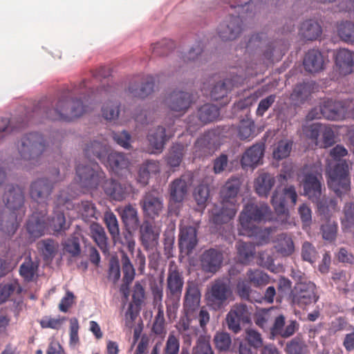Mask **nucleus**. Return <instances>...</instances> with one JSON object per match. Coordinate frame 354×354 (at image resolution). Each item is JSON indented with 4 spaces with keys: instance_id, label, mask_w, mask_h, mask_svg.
Returning a JSON list of instances; mask_svg holds the SVG:
<instances>
[{
    "instance_id": "f257e3e1",
    "label": "nucleus",
    "mask_w": 354,
    "mask_h": 354,
    "mask_svg": "<svg viewBox=\"0 0 354 354\" xmlns=\"http://www.w3.org/2000/svg\"><path fill=\"white\" fill-rule=\"evenodd\" d=\"M93 93V89L88 88L86 82L84 80L71 89L64 91L55 105L48 99L40 100L26 122L18 120L15 121L14 119L10 120L8 118H0V141L8 133L24 127L28 123L40 122V118L53 121H71L80 117L88 111V106L84 104L82 98L87 102L86 94L90 97V93Z\"/></svg>"
},
{
    "instance_id": "f03ea898",
    "label": "nucleus",
    "mask_w": 354,
    "mask_h": 354,
    "mask_svg": "<svg viewBox=\"0 0 354 354\" xmlns=\"http://www.w3.org/2000/svg\"><path fill=\"white\" fill-rule=\"evenodd\" d=\"M347 155L348 150L343 145H337L330 149V156L338 162L334 165L328 162L326 168L328 187L339 197L347 193L351 187L348 163L346 160H341Z\"/></svg>"
},
{
    "instance_id": "7ed1b4c3",
    "label": "nucleus",
    "mask_w": 354,
    "mask_h": 354,
    "mask_svg": "<svg viewBox=\"0 0 354 354\" xmlns=\"http://www.w3.org/2000/svg\"><path fill=\"white\" fill-rule=\"evenodd\" d=\"M270 212L266 204H257L248 203L245 204L239 218V234L247 236H259V244L268 243L270 231L262 230L253 223H259L265 220Z\"/></svg>"
},
{
    "instance_id": "20e7f679",
    "label": "nucleus",
    "mask_w": 354,
    "mask_h": 354,
    "mask_svg": "<svg viewBox=\"0 0 354 354\" xmlns=\"http://www.w3.org/2000/svg\"><path fill=\"white\" fill-rule=\"evenodd\" d=\"M3 201L6 207L12 212L9 214L0 212V231L8 235H12L18 229L19 222L24 215V189L14 185H7L3 194Z\"/></svg>"
},
{
    "instance_id": "39448f33",
    "label": "nucleus",
    "mask_w": 354,
    "mask_h": 354,
    "mask_svg": "<svg viewBox=\"0 0 354 354\" xmlns=\"http://www.w3.org/2000/svg\"><path fill=\"white\" fill-rule=\"evenodd\" d=\"M184 286L183 272L174 263L169 264L167 281L165 305L168 317L175 313L180 306V301Z\"/></svg>"
},
{
    "instance_id": "423d86ee",
    "label": "nucleus",
    "mask_w": 354,
    "mask_h": 354,
    "mask_svg": "<svg viewBox=\"0 0 354 354\" xmlns=\"http://www.w3.org/2000/svg\"><path fill=\"white\" fill-rule=\"evenodd\" d=\"M17 148L21 160L35 165L40 156L48 151V145L41 134L34 132L25 135Z\"/></svg>"
},
{
    "instance_id": "0eeeda50",
    "label": "nucleus",
    "mask_w": 354,
    "mask_h": 354,
    "mask_svg": "<svg viewBox=\"0 0 354 354\" xmlns=\"http://www.w3.org/2000/svg\"><path fill=\"white\" fill-rule=\"evenodd\" d=\"M258 65L257 63H245L243 66L241 65V71L231 79H225L223 82H218L215 84L210 91V97L212 100H223L225 104L227 102V94L234 86H238L243 83L245 79L250 76L257 75L258 71L254 68Z\"/></svg>"
},
{
    "instance_id": "6e6552de",
    "label": "nucleus",
    "mask_w": 354,
    "mask_h": 354,
    "mask_svg": "<svg viewBox=\"0 0 354 354\" xmlns=\"http://www.w3.org/2000/svg\"><path fill=\"white\" fill-rule=\"evenodd\" d=\"M105 178L104 172L97 163L78 165L76 168L75 180L79 185L86 191L97 189Z\"/></svg>"
},
{
    "instance_id": "1a4fd4ad",
    "label": "nucleus",
    "mask_w": 354,
    "mask_h": 354,
    "mask_svg": "<svg viewBox=\"0 0 354 354\" xmlns=\"http://www.w3.org/2000/svg\"><path fill=\"white\" fill-rule=\"evenodd\" d=\"M55 174L57 176L50 179L47 178L37 179L30 186V198L41 205V209H47L48 201L50 198L54 185L59 180L58 178L59 170L56 169Z\"/></svg>"
},
{
    "instance_id": "9d476101",
    "label": "nucleus",
    "mask_w": 354,
    "mask_h": 354,
    "mask_svg": "<svg viewBox=\"0 0 354 354\" xmlns=\"http://www.w3.org/2000/svg\"><path fill=\"white\" fill-rule=\"evenodd\" d=\"M322 115L330 120H342L354 116V100H325L322 103Z\"/></svg>"
},
{
    "instance_id": "9b49d317",
    "label": "nucleus",
    "mask_w": 354,
    "mask_h": 354,
    "mask_svg": "<svg viewBox=\"0 0 354 354\" xmlns=\"http://www.w3.org/2000/svg\"><path fill=\"white\" fill-rule=\"evenodd\" d=\"M230 285L223 280H215L205 295L207 304L214 310H219L227 304L232 295Z\"/></svg>"
},
{
    "instance_id": "f8f14e48",
    "label": "nucleus",
    "mask_w": 354,
    "mask_h": 354,
    "mask_svg": "<svg viewBox=\"0 0 354 354\" xmlns=\"http://www.w3.org/2000/svg\"><path fill=\"white\" fill-rule=\"evenodd\" d=\"M297 200V194L295 187L290 185L281 191L276 189L272 196V205L278 215L288 216V205L293 207Z\"/></svg>"
},
{
    "instance_id": "ddd939ff",
    "label": "nucleus",
    "mask_w": 354,
    "mask_h": 354,
    "mask_svg": "<svg viewBox=\"0 0 354 354\" xmlns=\"http://www.w3.org/2000/svg\"><path fill=\"white\" fill-rule=\"evenodd\" d=\"M290 296L292 303L300 308L315 303L319 299L316 293V286L310 281L297 283Z\"/></svg>"
},
{
    "instance_id": "4468645a",
    "label": "nucleus",
    "mask_w": 354,
    "mask_h": 354,
    "mask_svg": "<svg viewBox=\"0 0 354 354\" xmlns=\"http://www.w3.org/2000/svg\"><path fill=\"white\" fill-rule=\"evenodd\" d=\"M226 324L228 329L238 334L241 330V325L250 322V313L247 305L244 304H234L226 315Z\"/></svg>"
},
{
    "instance_id": "2eb2a0df",
    "label": "nucleus",
    "mask_w": 354,
    "mask_h": 354,
    "mask_svg": "<svg viewBox=\"0 0 354 354\" xmlns=\"http://www.w3.org/2000/svg\"><path fill=\"white\" fill-rule=\"evenodd\" d=\"M71 196L64 192H61L56 199V207L54 211V216L50 221L52 230L57 233L65 232L68 229L69 225L66 223L64 209L62 207L66 205L68 209L71 205Z\"/></svg>"
},
{
    "instance_id": "dca6fc26",
    "label": "nucleus",
    "mask_w": 354,
    "mask_h": 354,
    "mask_svg": "<svg viewBox=\"0 0 354 354\" xmlns=\"http://www.w3.org/2000/svg\"><path fill=\"white\" fill-rule=\"evenodd\" d=\"M322 174L317 171L315 174H307L304 181L305 195L313 202L317 203L319 209L322 208L320 198L322 196Z\"/></svg>"
},
{
    "instance_id": "f3484780",
    "label": "nucleus",
    "mask_w": 354,
    "mask_h": 354,
    "mask_svg": "<svg viewBox=\"0 0 354 354\" xmlns=\"http://www.w3.org/2000/svg\"><path fill=\"white\" fill-rule=\"evenodd\" d=\"M239 205L227 203L221 201L220 205H215L211 211L210 220L216 225L230 222L236 215Z\"/></svg>"
},
{
    "instance_id": "a211bd4d",
    "label": "nucleus",
    "mask_w": 354,
    "mask_h": 354,
    "mask_svg": "<svg viewBox=\"0 0 354 354\" xmlns=\"http://www.w3.org/2000/svg\"><path fill=\"white\" fill-rule=\"evenodd\" d=\"M178 245L180 250L186 255L190 254L198 243L197 230L190 225H180Z\"/></svg>"
},
{
    "instance_id": "6ab92c4d",
    "label": "nucleus",
    "mask_w": 354,
    "mask_h": 354,
    "mask_svg": "<svg viewBox=\"0 0 354 354\" xmlns=\"http://www.w3.org/2000/svg\"><path fill=\"white\" fill-rule=\"evenodd\" d=\"M265 144L257 142L249 147L243 153L241 164L243 169L254 168L263 163Z\"/></svg>"
},
{
    "instance_id": "aec40b11",
    "label": "nucleus",
    "mask_w": 354,
    "mask_h": 354,
    "mask_svg": "<svg viewBox=\"0 0 354 354\" xmlns=\"http://www.w3.org/2000/svg\"><path fill=\"white\" fill-rule=\"evenodd\" d=\"M47 209H41L39 212H34L28 218L26 230L32 238L37 239L45 234L47 228Z\"/></svg>"
},
{
    "instance_id": "412c9836",
    "label": "nucleus",
    "mask_w": 354,
    "mask_h": 354,
    "mask_svg": "<svg viewBox=\"0 0 354 354\" xmlns=\"http://www.w3.org/2000/svg\"><path fill=\"white\" fill-rule=\"evenodd\" d=\"M241 24L239 15H230L218 28L219 37L224 41L235 39L241 32Z\"/></svg>"
},
{
    "instance_id": "4be33fe9",
    "label": "nucleus",
    "mask_w": 354,
    "mask_h": 354,
    "mask_svg": "<svg viewBox=\"0 0 354 354\" xmlns=\"http://www.w3.org/2000/svg\"><path fill=\"white\" fill-rule=\"evenodd\" d=\"M201 292L198 286L193 281H189L186 286L183 301V308L186 316H191L198 310L201 301Z\"/></svg>"
},
{
    "instance_id": "5701e85b",
    "label": "nucleus",
    "mask_w": 354,
    "mask_h": 354,
    "mask_svg": "<svg viewBox=\"0 0 354 354\" xmlns=\"http://www.w3.org/2000/svg\"><path fill=\"white\" fill-rule=\"evenodd\" d=\"M102 187L107 196L113 200L118 201H121L126 198L132 189L131 185L129 183H121L113 179H104Z\"/></svg>"
},
{
    "instance_id": "b1692460",
    "label": "nucleus",
    "mask_w": 354,
    "mask_h": 354,
    "mask_svg": "<svg viewBox=\"0 0 354 354\" xmlns=\"http://www.w3.org/2000/svg\"><path fill=\"white\" fill-rule=\"evenodd\" d=\"M140 203L144 213L151 218L159 216L163 209L162 197L153 192H147Z\"/></svg>"
},
{
    "instance_id": "393cba45",
    "label": "nucleus",
    "mask_w": 354,
    "mask_h": 354,
    "mask_svg": "<svg viewBox=\"0 0 354 354\" xmlns=\"http://www.w3.org/2000/svg\"><path fill=\"white\" fill-rule=\"evenodd\" d=\"M192 95L181 91H173L165 100L166 104L174 111L184 113L192 104Z\"/></svg>"
},
{
    "instance_id": "a878e982",
    "label": "nucleus",
    "mask_w": 354,
    "mask_h": 354,
    "mask_svg": "<svg viewBox=\"0 0 354 354\" xmlns=\"http://www.w3.org/2000/svg\"><path fill=\"white\" fill-rule=\"evenodd\" d=\"M335 62L340 74H351L354 70V52L347 48H339L335 53Z\"/></svg>"
},
{
    "instance_id": "bb28decb",
    "label": "nucleus",
    "mask_w": 354,
    "mask_h": 354,
    "mask_svg": "<svg viewBox=\"0 0 354 354\" xmlns=\"http://www.w3.org/2000/svg\"><path fill=\"white\" fill-rule=\"evenodd\" d=\"M303 64L307 72L318 73L324 68V57L318 49H310L306 53Z\"/></svg>"
},
{
    "instance_id": "cd10ccee",
    "label": "nucleus",
    "mask_w": 354,
    "mask_h": 354,
    "mask_svg": "<svg viewBox=\"0 0 354 354\" xmlns=\"http://www.w3.org/2000/svg\"><path fill=\"white\" fill-rule=\"evenodd\" d=\"M109 151V147L106 140L102 141L94 140L89 143L86 144L84 147V155L88 159L97 158L101 162H105Z\"/></svg>"
},
{
    "instance_id": "c85d7f7f",
    "label": "nucleus",
    "mask_w": 354,
    "mask_h": 354,
    "mask_svg": "<svg viewBox=\"0 0 354 354\" xmlns=\"http://www.w3.org/2000/svg\"><path fill=\"white\" fill-rule=\"evenodd\" d=\"M187 191L188 183L184 176L174 180L169 185V203H182L187 194Z\"/></svg>"
},
{
    "instance_id": "c756f323",
    "label": "nucleus",
    "mask_w": 354,
    "mask_h": 354,
    "mask_svg": "<svg viewBox=\"0 0 354 354\" xmlns=\"http://www.w3.org/2000/svg\"><path fill=\"white\" fill-rule=\"evenodd\" d=\"M274 184L275 178L272 174L261 171L254 180V187L259 196L267 197Z\"/></svg>"
},
{
    "instance_id": "7c9ffc66",
    "label": "nucleus",
    "mask_w": 354,
    "mask_h": 354,
    "mask_svg": "<svg viewBox=\"0 0 354 354\" xmlns=\"http://www.w3.org/2000/svg\"><path fill=\"white\" fill-rule=\"evenodd\" d=\"M201 261L205 271L215 272L223 261V254L215 249H209L203 252Z\"/></svg>"
},
{
    "instance_id": "2f4dec72",
    "label": "nucleus",
    "mask_w": 354,
    "mask_h": 354,
    "mask_svg": "<svg viewBox=\"0 0 354 354\" xmlns=\"http://www.w3.org/2000/svg\"><path fill=\"white\" fill-rule=\"evenodd\" d=\"M102 163L115 174H118L123 169L128 168L129 161L124 153L113 151L108 153L105 162Z\"/></svg>"
},
{
    "instance_id": "473e14b6",
    "label": "nucleus",
    "mask_w": 354,
    "mask_h": 354,
    "mask_svg": "<svg viewBox=\"0 0 354 354\" xmlns=\"http://www.w3.org/2000/svg\"><path fill=\"white\" fill-rule=\"evenodd\" d=\"M241 182L239 178L232 177L229 179L221 191L222 201L227 203H236L237 194L239 192Z\"/></svg>"
},
{
    "instance_id": "72a5a7b5",
    "label": "nucleus",
    "mask_w": 354,
    "mask_h": 354,
    "mask_svg": "<svg viewBox=\"0 0 354 354\" xmlns=\"http://www.w3.org/2000/svg\"><path fill=\"white\" fill-rule=\"evenodd\" d=\"M90 236L104 254L109 252L108 237L104 227L97 223L90 225Z\"/></svg>"
},
{
    "instance_id": "f704fd0d",
    "label": "nucleus",
    "mask_w": 354,
    "mask_h": 354,
    "mask_svg": "<svg viewBox=\"0 0 354 354\" xmlns=\"http://www.w3.org/2000/svg\"><path fill=\"white\" fill-rule=\"evenodd\" d=\"M237 261L243 265H248L254 258L255 245L251 242L239 241L236 243Z\"/></svg>"
},
{
    "instance_id": "c9c22d12",
    "label": "nucleus",
    "mask_w": 354,
    "mask_h": 354,
    "mask_svg": "<svg viewBox=\"0 0 354 354\" xmlns=\"http://www.w3.org/2000/svg\"><path fill=\"white\" fill-rule=\"evenodd\" d=\"M159 234L149 223H144L140 227V239L142 245L146 250L153 249L158 243Z\"/></svg>"
},
{
    "instance_id": "e433bc0d",
    "label": "nucleus",
    "mask_w": 354,
    "mask_h": 354,
    "mask_svg": "<svg viewBox=\"0 0 354 354\" xmlns=\"http://www.w3.org/2000/svg\"><path fill=\"white\" fill-rule=\"evenodd\" d=\"M147 140L153 149L152 153L162 152L168 140L165 129L158 126L154 131H151L147 136Z\"/></svg>"
},
{
    "instance_id": "4c0bfd02",
    "label": "nucleus",
    "mask_w": 354,
    "mask_h": 354,
    "mask_svg": "<svg viewBox=\"0 0 354 354\" xmlns=\"http://www.w3.org/2000/svg\"><path fill=\"white\" fill-rule=\"evenodd\" d=\"M322 33L320 24L314 20L308 19L302 23L299 28V34L306 40L317 39Z\"/></svg>"
},
{
    "instance_id": "58836bf2",
    "label": "nucleus",
    "mask_w": 354,
    "mask_h": 354,
    "mask_svg": "<svg viewBox=\"0 0 354 354\" xmlns=\"http://www.w3.org/2000/svg\"><path fill=\"white\" fill-rule=\"evenodd\" d=\"M160 171L159 162L156 160H149L143 162L138 170L137 181L142 185L148 184L151 174H156Z\"/></svg>"
},
{
    "instance_id": "ea45409f",
    "label": "nucleus",
    "mask_w": 354,
    "mask_h": 354,
    "mask_svg": "<svg viewBox=\"0 0 354 354\" xmlns=\"http://www.w3.org/2000/svg\"><path fill=\"white\" fill-rule=\"evenodd\" d=\"M154 83L153 77L147 76L140 87L136 84H131L129 86V92L133 97L145 98L153 91Z\"/></svg>"
},
{
    "instance_id": "a19ab883",
    "label": "nucleus",
    "mask_w": 354,
    "mask_h": 354,
    "mask_svg": "<svg viewBox=\"0 0 354 354\" xmlns=\"http://www.w3.org/2000/svg\"><path fill=\"white\" fill-rule=\"evenodd\" d=\"M161 343L157 342L153 346L150 354H160ZM180 350V342L174 334H169L163 348L162 354H178Z\"/></svg>"
},
{
    "instance_id": "79ce46f5",
    "label": "nucleus",
    "mask_w": 354,
    "mask_h": 354,
    "mask_svg": "<svg viewBox=\"0 0 354 354\" xmlns=\"http://www.w3.org/2000/svg\"><path fill=\"white\" fill-rule=\"evenodd\" d=\"M278 253L288 257L295 252V244L290 235L282 233L277 236L274 246Z\"/></svg>"
},
{
    "instance_id": "37998d69",
    "label": "nucleus",
    "mask_w": 354,
    "mask_h": 354,
    "mask_svg": "<svg viewBox=\"0 0 354 354\" xmlns=\"http://www.w3.org/2000/svg\"><path fill=\"white\" fill-rule=\"evenodd\" d=\"M263 39V34L262 33L252 35L245 45L241 47V49L245 48V55H248L250 58L252 57V59L256 56H259L260 53L262 51Z\"/></svg>"
},
{
    "instance_id": "c03bdc74",
    "label": "nucleus",
    "mask_w": 354,
    "mask_h": 354,
    "mask_svg": "<svg viewBox=\"0 0 354 354\" xmlns=\"http://www.w3.org/2000/svg\"><path fill=\"white\" fill-rule=\"evenodd\" d=\"M185 153V146L183 144L176 143L169 149L165 160L170 167H178Z\"/></svg>"
},
{
    "instance_id": "a18cd8bd",
    "label": "nucleus",
    "mask_w": 354,
    "mask_h": 354,
    "mask_svg": "<svg viewBox=\"0 0 354 354\" xmlns=\"http://www.w3.org/2000/svg\"><path fill=\"white\" fill-rule=\"evenodd\" d=\"M219 109L213 104H205L198 111V120L203 124L214 121L219 116Z\"/></svg>"
},
{
    "instance_id": "49530a36",
    "label": "nucleus",
    "mask_w": 354,
    "mask_h": 354,
    "mask_svg": "<svg viewBox=\"0 0 354 354\" xmlns=\"http://www.w3.org/2000/svg\"><path fill=\"white\" fill-rule=\"evenodd\" d=\"M337 32L341 40L349 44L354 43V23L343 21L337 25Z\"/></svg>"
},
{
    "instance_id": "de8ad7c7",
    "label": "nucleus",
    "mask_w": 354,
    "mask_h": 354,
    "mask_svg": "<svg viewBox=\"0 0 354 354\" xmlns=\"http://www.w3.org/2000/svg\"><path fill=\"white\" fill-rule=\"evenodd\" d=\"M121 218L125 225L131 228H136L139 225V218L137 210L132 205L125 206L121 212Z\"/></svg>"
},
{
    "instance_id": "09e8293b",
    "label": "nucleus",
    "mask_w": 354,
    "mask_h": 354,
    "mask_svg": "<svg viewBox=\"0 0 354 354\" xmlns=\"http://www.w3.org/2000/svg\"><path fill=\"white\" fill-rule=\"evenodd\" d=\"M38 270V263L32 261L30 257L26 258L24 262L20 266V275L26 281L33 280Z\"/></svg>"
},
{
    "instance_id": "8fccbe9b",
    "label": "nucleus",
    "mask_w": 354,
    "mask_h": 354,
    "mask_svg": "<svg viewBox=\"0 0 354 354\" xmlns=\"http://www.w3.org/2000/svg\"><path fill=\"white\" fill-rule=\"evenodd\" d=\"M77 212L81 215L83 220L89 221L92 218L97 219L98 214L95 205L91 201H82L77 205Z\"/></svg>"
},
{
    "instance_id": "3c124183",
    "label": "nucleus",
    "mask_w": 354,
    "mask_h": 354,
    "mask_svg": "<svg viewBox=\"0 0 354 354\" xmlns=\"http://www.w3.org/2000/svg\"><path fill=\"white\" fill-rule=\"evenodd\" d=\"M151 330L154 334L160 336L165 335L166 334L165 319L162 304H160L158 306V312L155 316Z\"/></svg>"
},
{
    "instance_id": "603ef678",
    "label": "nucleus",
    "mask_w": 354,
    "mask_h": 354,
    "mask_svg": "<svg viewBox=\"0 0 354 354\" xmlns=\"http://www.w3.org/2000/svg\"><path fill=\"white\" fill-rule=\"evenodd\" d=\"M248 281L255 287L265 286L269 283L268 275L263 271L256 269H250L246 273Z\"/></svg>"
},
{
    "instance_id": "864d4df0",
    "label": "nucleus",
    "mask_w": 354,
    "mask_h": 354,
    "mask_svg": "<svg viewBox=\"0 0 354 354\" xmlns=\"http://www.w3.org/2000/svg\"><path fill=\"white\" fill-rule=\"evenodd\" d=\"M215 348L219 351H227L232 344V339L230 334L224 331H217L213 339Z\"/></svg>"
},
{
    "instance_id": "5fc2aeb1",
    "label": "nucleus",
    "mask_w": 354,
    "mask_h": 354,
    "mask_svg": "<svg viewBox=\"0 0 354 354\" xmlns=\"http://www.w3.org/2000/svg\"><path fill=\"white\" fill-rule=\"evenodd\" d=\"M255 124L250 119L242 120L238 127V136L241 140H246L254 136Z\"/></svg>"
},
{
    "instance_id": "6e6d98bb",
    "label": "nucleus",
    "mask_w": 354,
    "mask_h": 354,
    "mask_svg": "<svg viewBox=\"0 0 354 354\" xmlns=\"http://www.w3.org/2000/svg\"><path fill=\"white\" fill-rule=\"evenodd\" d=\"M104 220L113 241L116 242L119 239L120 230L115 215L112 212L106 213L104 215Z\"/></svg>"
},
{
    "instance_id": "4d7b16f0",
    "label": "nucleus",
    "mask_w": 354,
    "mask_h": 354,
    "mask_svg": "<svg viewBox=\"0 0 354 354\" xmlns=\"http://www.w3.org/2000/svg\"><path fill=\"white\" fill-rule=\"evenodd\" d=\"M122 269L123 272V282L131 283L135 277V269L127 254L122 252L121 257Z\"/></svg>"
},
{
    "instance_id": "13d9d810",
    "label": "nucleus",
    "mask_w": 354,
    "mask_h": 354,
    "mask_svg": "<svg viewBox=\"0 0 354 354\" xmlns=\"http://www.w3.org/2000/svg\"><path fill=\"white\" fill-rule=\"evenodd\" d=\"M175 48L174 41L171 39H164L152 46V53L157 56L167 55Z\"/></svg>"
},
{
    "instance_id": "bf43d9fd",
    "label": "nucleus",
    "mask_w": 354,
    "mask_h": 354,
    "mask_svg": "<svg viewBox=\"0 0 354 354\" xmlns=\"http://www.w3.org/2000/svg\"><path fill=\"white\" fill-rule=\"evenodd\" d=\"M192 354H214L209 337L201 335L196 341V346L193 348Z\"/></svg>"
},
{
    "instance_id": "052dcab7",
    "label": "nucleus",
    "mask_w": 354,
    "mask_h": 354,
    "mask_svg": "<svg viewBox=\"0 0 354 354\" xmlns=\"http://www.w3.org/2000/svg\"><path fill=\"white\" fill-rule=\"evenodd\" d=\"M344 217L342 218V224L344 229L351 230L354 227V204L348 203L344 205Z\"/></svg>"
},
{
    "instance_id": "680f3d73",
    "label": "nucleus",
    "mask_w": 354,
    "mask_h": 354,
    "mask_svg": "<svg viewBox=\"0 0 354 354\" xmlns=\"http://www.w3.org/2000/svg\"><path fill=\"white\" fill-rule=\"evenodd\" d=\"M321 232L324 239L333 241L337 236V223L334 221L328 220L322 225Z\"/></svg>"
},
{
    "instance_id": "e2e57ef3",
    "label": "nucleus",
    "mask_w": 354,
    "mask_h": 354,
    "mask_svg": "<svg viewBox=\"0 0 354 354\" xmlns=\"http://www.w3.org/2000/svg\"><path fill=\"white\" fill-rule=\"evenodd\" d=\"M119 104L117 102L110 101L102 108V115L106 120H113L119 116Z\"/></svg>"
},
{
    "instance_id": "0e129e2a",
    "label": "nucleus",
    "mask_w": 354,
    "mask_h": 354,
    "mask_svg": "<svg viewBox=\"0 0 354 354\" xmlns=\"http://www.w3.org/2000/svg\"><path fill=\"white\" fill-rule=\"evenodd\" d=\"M292 149V142L286 140H281L277 143L273 151V157L277 160H281L288 157Z\"/></svg>"
},
{
    "instance_id": "69168bd1",
    "label": "nucleus",
    "mask_w": 354,
    "mask_h": 354,
    "mask_svg": "<svg viewBox=\"0 0 354 354\" xmlns=\"http://www.w3.org/2000/svg\"><path fill=\"white\" fill-rule=\"evenodd\" d=\"M310 94L309 86L307 83L299 84L294 88L290 95V98L293 101L302 102Z\"/></svg>"
},
{
    "instance_id": "338daca9",
    "label": "nucleus",
    "mask_w": 354,
    "mask_h": 354,
    "mask_svg": "<svg viewBox=\"0 0 354 354\" xmlns=\"http://www.w3.org/2000/svg\"><path fill=\"white\" fill-rule=\"evenodd\" d=\"M39 244L42 245L41 249L44 259L46 261L53 259L57 252V244L51 239L44 240Z\"/></svg>"
},
{
    "instance_id": "774afa93",
    "label": "nucleus",
    "mask_w": 354,
    "mask_h": 354,
    "mask_svg": "<svg viewBox=\"0 0 354 354\" xmlns=\"http://www.w3.org/2000/svg\"><path fill=\"white\" fill-rule=\"evenodd\" d=\"M305 348L304 342L299 338L295 337L286 344L285 350L288 354H303Z\"/></svg>"
}]
</instances>
